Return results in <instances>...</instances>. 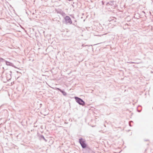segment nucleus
I'll return each instance as SVG.
<instances>
[{
  "instance_id": "obj_1",
  "label": "nucleus",
  "mask_w": 153,
  "mask_h": 153,
  "mask_svg": "<svg viewBox=\"0 0 153 153\" xmlns=\"http://www.w3.org/2000/svg\"><path fill=\"white\" fill-rule=\"evenodd\" d=\"M75 99L76 102L79 105H84L85 104V102L81 99L77 97H75Z\"/></svg>"
},
{
  "instance_id": "obj_2",
  "label": "nucleus",
  "mask_w": 153,
  "mask_h": 153,
  "mask_svg": "<svg viewBox=\"0 0 153 153\" xmlns=\"http://www.w3.org/2000/svg\"><path fill=\"white\" fill-rule=\"evenodd\" d=\"M79 142L82 148H85L86 147V145L85 143V141L83 140L82 138L79 139Z\"/></svg>"
},
{
  "instance_id": "obj_3",
  "label": "nucleus",
  "mask_w": 153,
  "mask_h": 153,
  "mask_svg": "<svg viewBox=\"0 0 153 153\" xmlns=\"http://www.w3.org/2000/svg\"><path fill=\"white\" fill-rule=\"evenodd\" d=\"M65 19L66 24H71L72 23V22L71 18L68 16H66L65 17Z\"/></svg>"
},
{
  "instance_id": "obj_4",
  "label": "nucleus",
  "mask_w": 153,
  "mask_h": 153,
  "mask_svg": "<svg viewBox=\"0 0 153 153\" xmlns=\"http://www.w3.org/2000/svg\"><path fill=\"white\" fill-rule=\"evenodd\" d=\"M6 65L10 66H12L13 65V63H11L9 62H8L7 61H6Z\"/></svg>"
},
{
  "instance_id": "obj_5",
  "label": "nucleus",
  "mask_w": 153,
  "mask_h": 153,
  "mask_svg": "<svg viewBox=\"0 0 153 153\" xmlns=\"http://www.w3.org/2000/svg\"><path fill=\"white\" fill-rule=\"evenodd\" d=\"M60 92H62V93L65 96L67 94V93H66V92H65L62 91H62H61Z\"/></svg>"
},
{
  "instance_id": "obj_6",
  "label": "nucleus",
  "mask_w": 153,
  "mask_h": 153,
  "mask_svg": "<svg viewBox=\"0 0 153 153\" xmlns=\"http://www.w3.org/2000/svg\"><path fill=\"white\" fill-rule=\"evenodd\" d=\"M41 139H43L45 141V142H47V140H46V139L44 137L43 135H41L40 137Z\"/></svg>"
},
{
  "instance_id": "obj_7",
  "label": "nucleus",
  "mask_w": 153,
  "mask_h": 153,
  "mask_svg": "<svg viewBox=\"0 0 153 153\" xmlns=\"http://www.w3.org/2000/svg\"><path fill=\"white\" fill-rule=\"evenodd\" d=\"M56 89H57L58 90H59V91H62V90L61 89H60L58 88H56Z\"/></svg>"
},
{
  "instance_id": "obj_8",
  "label": "nucleus",
  "mask_w": 153,
  "mask_h": 153,
  "mask_svg": "<svg viewBox=\"0 0 153 153\" xmlns=\"http://www.w3.org/2000/svg\"><path fill=\"white\" fill-rule=\"evenodd\" d=\"M131 63H135V62H131Z\"/></svg>"
},
{
  "instance_id": "obj_9",
  "label": "nucleus",
  "mask_w": 153,
  "mask_h": 153,
  "mask_svg": "<svg viewBox=\"0 0 153 153\" xmlns=\"http://www.w3.org/2000/svg\"><path fill=\"white\" fill-rule=\"evenodd\" d=\"M129 125L130 126H131V124H130V123H129Z\"/></svg>"
},
{
  "instance_id": "obj_10",
  "label": "nucleus",
  "mask_w": 153,
  "mask_h": 153,
  "mask_svg": "<svg viewBox=\"0 0 153 153\" xmlns=\"http://www.w3.org/2000/svg\"><path fill=\"white\" fill-rule=\"evenodd\" d=\"M1 59H1V58H0V60Z\"/></svg>"
},
{
  "instance_id": "obj_11",
  "label": "nucleus",
  "mask_w": 153,
  "mask_h": 153,
  "mask_svg": "<svg viewBox=\"0 0 153 153\" xmlns=\"http://www.w3.org/2000/svg\"><path fill=\"white\" fill-rule=\"evenodd\" d=\"M10 73H11V72L10 71Z\"/></svg>"
}]
</instances>
